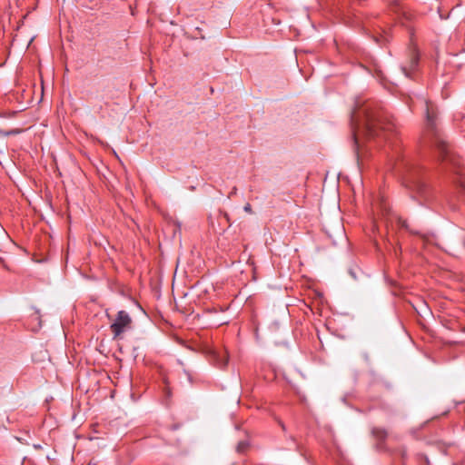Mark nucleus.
I'll use <instances>...</instances> for the list:
<instances>
[{"label":"nucleus","instance_id":"nucleus-1","mask_svg":"<svg viewBox=\"0 0 465 465\" xmlns=\"http://www.w3.org/2000/svg\"><path fill=\"white\" fill-rule=\"evenodd\" d=\"M351 128L359 161L363 151V143L389 141L395 131V124L381 109L376 108L372 102L357 99L351 113Z\"/></svg>","mask_w":465,"mask_h":465},{"label":"nucleus","instance_id":"nucleus-2","mask_svg":"<svg viewBox=\"0 0 465 465\" xmlns=\"http://www.w3.org/2000/svg\"><path fill=\"white\" fill-rule=\"evenodd\" d=\"M391 160L401 173L403 184L423 200L430 197V188L423 180V168L414 160L401 155L400 147L392 144Z\"/></svg>","mask_w":465,"mask_h":465},{"label":"nucleus","instance_id":"nucleus-3","mask_svg":"<svg viewBox=\"0 0 465 465\" xmlns=\"http://www.w3.org/2000/svg\"><path fill=\"white\" fill-rule=\"evenodd\" d=\"M426 112V131L430 136L431 143L439 152V158L443 163H450L458 165V161L449 149V145L444 140L440 129L438 128V111L435 104L430 101H425Z\"/></svg>","mask_w":465,"mask_h":465},{"label":"nucleus","instance_id":"nucleus-4","mask_svg":"<svg viewBox=\"0 0 465 465\" xmlns=\"http://www.w3.org/2000/svg\"><path fill=\"white\" fill-rule=\"evenodd\" d=\"M391 9L397 15L398 24L405 27L410 33L411 37L414 35L415 15L408 7L401 5V0H392Z\"/></svg>","mask_w":465,"mask_h":465},{"label":"nucleus","instance_id":"nucleus-5","mask_svg":"<svg viewBox=\"0 0 465 465\" xmlns=\"http://www.w3.org/2000/svg\"><path fill=\"white\" fill-rule=\"evenodd\" d=\"M132 324L133 320L129 313L124 310L119 311L114 322L110 325L114 339L120 338L124 332L132 328Z\"/></svg>","mask_w":465,"mask_h":465},{"label":"nucleus","instance_id":"nucleus-6","mask_svg":"<svg viewBox=\"0 0 465 465\" xmlns=\"http://www.w3.org/2000/svg\"><path fill=\"white\" fill-rule=\"evenodd\" d=\"M418 63H419L418 55L412 54L409 61V64L401 65V69L406 77H409V78L412 77L413 73L417 69Z\"/></svg>","mask_w":465,"mask_h":465},{"label":"nucleus","instance_id":"nucleus-7","mask_svg":"<svg viewBox=\"0 0 465 465\" xmlns=\"http://www.w3.org/2000/svg\"><path fill=\"white\" fill-rule=\"evenodd\" d=\"M399 224H400L401 227L405 228L410 232L420 236L424 240V242H431V239H430V235L424 234V233H422V232H420L419 231H414V230L411 229L410 226H409V223H407L406 220L399 219Z\"/></svg>","mask_w":465,"mask_h":465},{"label":"nucleus","instance_id":"nucleus-8","mask_svg":"<svg viewBox=\"0 0 465 465\" xmlns=\"http://www.w3.org/2000/svg\"><path fill=\"white\" fill-rule=\"evenodd\" d=\"M390 38H391L390 32L388 30L382 29V33L379 34V35L374 36V41L377 44L382 45H385L386 43H388L390 41Z\"/></svg>","mask_w":465,"mask_h":465},{"label":"nucleus","instance_id":"nucleus-9","mask_svg":"<svg viewBox=\"0 0 465 465\" xmlns=\"http://www.w3.org/2000/svg\"><path fill=\"white\" fill-rule=\"evenodd\" d=\"M372 435L378 440H383L387 437V431L382 428H373Z\"/></svg>","mask_w":465,"mask_h":465},{"label":"nucleus","instance_id":"nucleus-10","mask_svg":"<svg viewBox=\"0 0 465 465\" xmlns=\"http://www.w3.org/2000/svg\"><path fill=\"white\" fill-rule=\"evenodd\" d=\"M249 444L247 441H240L237 446H236V450L239 452V453H242V452H244L247 448H248Z\"/></svg>","mask_w":465,"mask_h":465},{"label":"nucleus","instance_id":"nucleus-11","mask_svg":"<svg viewBox=\"0 0 465 465\" xmlns=\"http://www.w3.org/2000/svg\"><path fill=\"white\" fill-rule=\"evenodd\" d=\"M163 392L166 396V398H170L172 396L171 389L169 388L168 384H165V387L163 389Z\"/></svg>","mask_w":465,"mask_h":465},{"label":"nucleus","instance_id":"nucleus-12","mask_svg":"<svg viewBox=\"0 0 465 465\" xmlns=\"http://www.w3.org/2000/svg\"><path fill=\"white\" fill-rule=\"evenodd\" d=\"M243 210L246 212V213H252V206L247 203L244 207H243Z\"/></svg>","mask_w":465,"mask_h":465},{"label":"nucleus","instance_id":"nucleus-13","mask_svg":"<svg viewBox=\"0 0 465 465\" xmlns=\"http://www.w3.org/2000/svg\"><path fill=\"white\" fill-rule=\"evenodd\" d=\"M459 186L465 193V181L460 182Z\"/></svg>","mask_w":465,"mask_h":465},{"label":"nucleus","instance_id":"nucleus-14","mask_svg":"<svg viewBox=\"0 0 465 465\" xmlns=\"http://www.w3.org/2000/svg\"><path fill=\"white\" fill-rule=\"evenodd\" d=\"M237 192V188L236 187H233L231 191V193H229V197H231L232 195H234Z\"/></svg>","mask_w":465,"mask_h":465},{"label":"nucleus","instance_id":"nucleus-15","mask_svg":"<svg viewBox=\"0 0 465 465\" xmlns=\"http://www.w3.org/2000/svg\"><path fill=\"white\" fill-rule=\"evenodd\" d=\"M227 364V361H223V362L220 364V367H224Z\"/></svg>","mask_w":465,"mask_h":465},{"label":"nucleus","instance_id":"nucleus-16","mask_svg":"<svg viewBox=\"0 0 465 465\" xmlns=\"http://www.w3.org/2000/svg\"><path fill=\"white\" fill-rule=\"evenodd\" d=\"M223 215L227 221H229V215L226 213H223Z\"/></svg>","mask_w":465,"mask_h":465},{"label":"nucleus","instance_id":"nucleus-17","mask_svg":"<svg viewBox=\"0 0 465 465\" xmlns=\"http://www.w3.org/2000/svg\"><path fill=\"white\" fill-rule=\"evenodd\" d=\"M401 456H402V458H405V456H406V451L405 450H402Z\"/></svg>","mask_w":465,"mask_h":465},{"label":"nucleus","instance_id":"nucleus-18","mask_svg":"<svg viewBox=\"0 0 465 465\" xmlns=\"http://www.w3.org/2000/svg\"><path fill=\"white\" fill-rule=\"evenodd\" d=\"M464 246H465V239H464V242H463Z\"/></svg>","mask_w":465,"mask_h":465}]
</instances>
